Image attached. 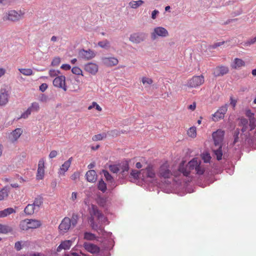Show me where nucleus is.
Masks as SVG:
<instances>
[{
    "mask_svg": "<svg viewBox=\"0 0 256 256\" xmlns=\"http://www.w3.org/2000/svg\"><path fill=\"white\" fill-rule=\"evenodd\" d=\"M22 133V130L20 128H17L13 130L9 136V139L12 142H14L18 140Z\"/></svg>",
    "mask_w": 256,
    "mask_h": 256,
    "instance_id": "obj_18",
    "label": "nucleus"
},
{
    "mask_svg": "<svg viewBox=\"0 0 256 256\" xmlns=\"http://www.w3.org/2000/svg\"><path fill=\"white\" fill-rule=\"evenodd\" d=\"M80 177V174L78 172H75L72 176L71 178L72 180H76Z\"/></svg>",
    "mask_w": 256,
    "mask_h": 256,
    "instance_id": "obj_63",
    "label": "nucleus"
},
{
    "mask_svg": "<svg viewBox=\"0 0 256 256\" xmlns=\"http://www.w3.org/2000/svg\"><path fill=\"white\" fill-rule=\"evenodd\" d=\"M96 52L90 49L85 50L81 49L78 51V58H79L88 60L93 58L96 56Z\"/></svg>",
    "mask_w": 256,
    "mask_h": 256,
    "instance_id": "obj_7",
    "label": "nucleus"
},
{
    "mask_svg": "<svg viewBox=\"0 0 256 256\" xmlns=\"http://www.w3.org/2000/svg\"><path fill=\"white\" fill-rule=\"evenodd\" d=\"M28 108L32 112H38L40 109V104L37 102H32L30 106Z\"/></svg>",
    "mask_w": 256,
    "mask_h": 256,
    "instance_id": "obj_36",
    "label": "nucleus"
},
{
    "mask_svg": "<svg viewBox=\"0 0 256 256\" xmlns=\"http://www.w3.org/2000/svg\"><path fill=\"white\" fill-rule=\"evenodd\" d=\"M28 225V228H36L41 224L40 221L36 220H26Z\"/></svg>",
    "mask_w": 256,
    "mask_h": 256,
    "instance_id": "obj_25",
    "label": "nucleus"
},
{
    "mask_svg": "<svg viewBox=\"0 0 256 256\" xmlns=\"http://www.w3.org/2000/svg\"><path fill=\"white\" fill-rule=\"evenodd\" d=\"M196 127H191L188 130V134L192 138L195 137L196 136Z\"/></svg>",
    "mask_w": 256,
    "mask_h": 256,
    "instance_id": "obj_44",
    "label": "nucleus"
},
{
    "mask_svg": "<svg viewBox=\"0 0 256 256\" xmlns=\"http://www.w3.org/2000/svg\"><path fill=\"white\" fill-rule=\"evenodd\" d=\"M60 62V58L59 57H55L53 58L51 64L52 66H57Z\"/></svg>",
    "mask_w": 256,
    "mask_h": 256,
    "instance_id": "obj_53",
    "label": "nucleus"
},
{
    "mask_svg": "<svg viewBox=\"0 0 256 256\" xmlns=\"http://www.w3.org/2000/svg\"><path fill=\"white\" fill-rule=\"evenodd\" d=\"M90 213L91 216L90 220L92 218L94 219V217L96 218L102 223H104L107 220L106 218L100 212L96 206L92 205Z\"/></svg>",
    "mask_w": 256,
    "mask_h": 256,
    "instance_id": "obj_4",
    "label": "nucleus"
},
{
    "mask_svg": "<svg viewBox=\"0 0 256 256\" xmlns=\"http://www.w3.org/2000/svg\"><path fill=\"white\" fill-rule=\"evenodd\" d=\"M44 160L42 158L38 162V168L44 169Z\"/></svg>",
    "mask_w": 256,
    "mask_h": 256,
    "instance_id": "obj_59",
    "label": "nucleus"
},
{
    "mask_svg": "<svg viewBox=\"0 0 256 256\" xmlns=\"http://www.w3.org/2000/svg\"><path fill=\"white\" fill-rule=\"evenodd\" d=\"M102 174L104 175V176L108 182H113V178L107 170H103L102 172Z\"/></svg>",
    "mask_w": 256,
    "mask_h": 256,
    "instance_id": "obj_37",
    "label": "nucleus"
},
{
    "mask_svg": "<svg viewBox=\"0 0 256 256\" xmlns=\"http://www.w3.org/2000/svg\"><path fill=\"white\" fill-rule=\"evenodd\" d=\"M44 170L38 168L36 178L38 180H42L44 176Z\"/></svg>",
    "mask_w": 256,
    "mask_h": 256,
    "instance_id": "obj_45",
    "label": "nucleus"
},
{
    "mask_svg": "<svg viewBox=\"0 0 256 256\" xmlns=\"http://www.w3.org/2000/svg\"><path fill=\"white\" fill-rule=\"evenodd\" d=\"M147 37V34L143 32H135L130 34L129 40L134 44H140L144 42Z\"/></svg>",
    "mask_w": 256,
    "mask_h": 256,
    "instance_id": "obj_8",
    "label": "nucleus"
},
{
    "mask_svg": "<svg viewBox=\"0 0 256 256\" xmlns=\"http://www.w3.org/2000/svg\"><path fill=\"white\" fill-rule=\"evenodd\" d=\"M73 241L72 240H64L56 248L58 252H60L62 249L64 250H68L72 245Z\"/></svg>",
    "mask_w": 256,
    "mask_h": 256,
    "instance_id": "obj_20",
    "label": "nucleus"
},
{
    "mask_svg": "<svg viewBox=\"0 0 256 256\" xmlns=\"http://www.w3.org/2000/svg\"><path fill=\"white\" fill-rule=\"evenodd\" d=\"M168 36V31L162 26L156 27L150 34L151 39L156 40L158 37L165 38Z\"/></svg>",
    "mask_w": 256,
    "mask_h": 256,
    "instance_id": "obj_3",
    "label": "nucleus"
},
{
    "mask_svg": "<svg viewBox=\"0 0 256 256\" xmlns=\"http://www.w3.org/2000/svg\"><path fill=\"white\" fill-rule=\"evenodd\" d=\"M130 176L134 179H137L138 178H141L142 175H140V172H138L137 170H132L130 172Z\"/></svg>",
    "mask_w": 256,
    "mask_h": 256,
    "instance_id": "obj_48",
    "label": "nucleus"
},
{
    "mask_svg": "<svg viewBox=\"0 0 256 256\" xmlns=\"http://www.w3.org/2000/svg\"><path fill=\"white\" fill-rule=\"evenodd\" d=\"M204 82V77L202 76H194L189 80L188 86L191 88H196Z\"/></svg>",
    "mask_w": 256,
    "mask_h": 256,
    "instance_id": "obj_12",
    "label": "nucleus"
},
{
    "mask_svg": "<svg viewBox=\"0 0 256 256\" xmlns=\"http://www.w3.org/2000/svg\"><path fill=\"white\" fill-rule=\"evenodd\" d=\"M90 223L92 229L96 230L99 234H103V233L105 232L102 226H98V224L94 223V218L90 220Z\"/></svg>",
    "mask_w": 256,
    "mask_h": 256,
    "instance_id": "obj_28",
    "label": "nucleus"
},
{
    "mask_svg": "<svg viewBox=\"0 0 256 256\" xmlns=\"http://www.w3.org/2000/svg\"><path fill=\"white\" fill-rule=\"evenodd\" d=\"M20 228L22 230H27L29 229L28 228V225L26 220H24L22 222L20 223Z\"/></svg>",
    "mask_w": 256,
    "mask_h": 256,
    "instance_id": "obj_56",
    "label": "nucleus"
},
{
    "mask_svg": "<svg viewBox=\"0 0 256 256\" xmlns=\"http://www.w3.org/2000/svg\"><path fill=\"white\" fill-rule=\"evenodd\" d=\"M240 126H248V120L246 118H241L240 119Z\"/></svg>",
    "mask_w": 256,
    "mask_h": 256,
    "instance_id": "obj_57",
    "label": "nucleus"
},
{
    "mask_svg": "<svg viewBox=\"0 0 256 256\" xmlns=\"http://www.w3.org/2000/svg\"><path fill=\"white\" fill-rule=\"evenodd\" d=\"M102 62L104 64L110 66H116L118 62V59L113 57L104 58H102Z\"/></svg>",
    "mask_w": 256,
    "mask_h": 256,
    "instance_id": "obj_22",
    "label": "nucleus"
},
{
    "mask_svg": "<svg viewBox=\"0 0 256 256\" xmlns=\"http://www.w3.org/2000/svg\"><path fill=\"white\" fill-rule=\"evenodd\" d=\"M234 65L232 66V68H240L242 66H244L245 64V62L242 59L236 58L234 60Z\"/></svg>",
    "mask_w": 256,
    "mask_h": 256,
    "instance_id": "obj_33",
    "label": "nucleus"
},
{
    "mask_svg": "<svg viewBox=\"0 0 256 256\" xmlns=\"http://www.w3.org/2000/svg\"><path fill=\"white\" fill-rule=\"evenodd\" d=\"M31 110L29 108L24 112L20 116V118H26L28 117V116L31 114L32 113Z\"/></svg>",
    "mask_w": 256,
    "mask_h": 256,
    "instance_id": "obj_50",
    "label": "nucleus"
},
{
    "mask_svg": "<svg viewBox=\"0 0 256 256\" xmlns=\"http://www.w3.org/2000/svg\"><path fill=\"white\" fill-rule=\"evenodd\" d=\"M34 211L36 212V209L32 204H28L24 210V212L28 215L33 214Z\"/></svg>",
    "mask_w": 256,
    "mask_h": 256,
    "instance_id": "obj_29",
    "label": "nucleus"
},
{
    "mask_svg": "<svg viewBox=\"0 0 256 256\" xmlns=\"http://www.w3.org/2000/svg\"><path fill=\"white\" fill-rule=\"evenodd\" d=\"M19 71L20 73L25 76H31L32 74V70L30 68H20Z\"/></svg>",
    "mask_w": 256,
    "mask_h": 256,
    "instance_id": "obj_39",
    "label": "nucleus"
},
{
    "mask_svg": "<svg viewBox=\"0 0 256 256\" xmlns=\"http://www.w3.org/2000/svg\"><path fill=\"white\" fill-rule=\"evenodd\" d=\"M224 131L219 129L212 133V136L214 139L215 146H222V144L224 140Z\"/></svg>",
    "mask_w": 256,
    "mask_h": 256,
    "instance_id": "obj_9",
    "label": "nucleus"
},
{
    "mask_svg": "<svg viewBox=\"0 0 256 256\" xmlns=\"http://www.w3.org/2000/svg\"><path fill=\"white\" fill-rule=\"evenodd\" d=\"M15 212V210L12 208H8L3 210L0 211V218H4L7 216Z\"/></svg>",
    "mask_w": 256,
    "mask_h": 256,
    "instance_id": "obj_31",
    "label": "nucleus"
},
{
    "mask_svg": "<svg viewBox=\"0 0 256 256\" xmlns=\"http://www.w3.org/2000/svg\"><path fill=\"white\" fill-rule=\"evenodd\" d=\"M38 100L42 103H46L49 100L48 96L44 94H41L38 96Z\"/></svg>",
    "mask_w": 256,
    "mask_h": 256,
    "instance_id": "obj_41",
    "label": "nucleus"
},
{
    "mask_svg": "<svg viewBox=\"0 0 256 256\" xmlns=\"http://www.w3.org/2000/svg\"><path fill=\"white\" fill-rule=\"evenodd\" d=\"M60 73V71L58 70H49V74L51 77H54L56 76H58V75Z\"/></svg>",
    "mask_w": 256,
    "mask_h": 256,
    "instance_id": "obj_52",
    "label": "nucleus"
},
{
    "mask_svg": "<svg viewBox=\"0 0 256 256\" xmlns=\"http://www.w3.org/2000/svg\"><path fill=\"white\" fill-rule=\"evenodd\" d=\"M10 190V186H6L0 190V201L4 200L7 198Z\"/></svg>",
    "mask_w": 256,
    "mask_h": 256,
    "instance_id": "obj_24",
    "label": "nucleus"
},
{
    "mask_svg": "<svg viewBox=\"0 0 256 256\" xmlns=\"http://www.w3.org/2000/svg\"><path fill=\"white\" fill-rule=\"evenodd\" d=\"M249 126L250 128V130H253L256 127V119L254 118H252L249 119Z\"/></svg>",
    "mask_w": 256,
    "mask_h": 256,
    "instance_id": "obj_49",
    "label": "nucleus"
},
{
    "mask_svg": "<svg viewBox=\"0 0 256 256\" xmlns=\"http://www.w3.org/2000/svg\"><path fill=\"white\" fill-rule=\"evenodd\" d=\"M106 134L105 133H102V134H98L96 135H94L92 138V140L93 141H98L102 140L104 138H106Z\"/></svg>",
    "mask_w": 256,
    "mask_h": 256,
    "instance_id": "obj_40",
    "label": "nucleus"
},
{
    "mask_svg": "<svg viewBox=\"0 0 256 256\" xmlns=\"http://www.w3.org/2000/svg\"><path fill=\"white\" fill-rule=\"evenodd\" d=\"M47 88L48 84L46 83H43L40 86L39 89L41 92H44Z\"/></svg>",
    "mask_w": 256,
    "mask_h": 256,
    "instance_id": "obj_60",
    "label": "nucleus"
},
{
    "mask_svg": "<svg viewBox=\"0 0 256 256\" xmlns=\"http://www.w3.org/2000/svg\"><path fill=\"white\" fill-rule=\"evenodd\" d=\"M98 190L103 192H105L106 190V184L104 182V181L102 180H100L98 182Z\"/></svg>",
    "mask_w": 256,
    "mask_h": 256,
    "instance_id": "obj_38",
    "label": "nucleus"
},
{
    "mask_svg": "<svg viewBox=\"0 0 256 256\" xmlns=\"http://www.w3.org/2000/svg\"><path fill=\"white\" fill-rule=\"evenodd\" d=\"M71 227L70 224V218L66 217L62 221L59 226V229L64 232H67Z\"/></svg>",
    "mask_w": 256,
    "mask_h": 256,
    "instance_id": "obj_17",
    "label": "nucleus"
},
{
    "mask_svg": "<svg viewBox=\"0 0 256 256\" xmlns=\"http://www.w3.org/2000/svg\"><path fill=\"white\" fill-rule=\"evenodd\" d=\"M142 84L146 86H150L152 84L153 82V80L152 78H146V77H143L142 78Z\"/></svg>",
    "mask_w": 256,
    "mask_h": 256,
    "instance_id": "obj_43",
    "label": "nucleus"
},
{
    "mask_svg": "<svg viewBox=\"0 0 256 256\" xmlns=\"http://www.w3.org/2000/svg\"><path fill=\"white\" fill-rule=\"evenodd\" d=\"M229 69L225 66H220L216 67L214 71V74L215 76H222L228 73Z\"/></svg>",
    "mask_w": 256,
    "mask_h": 256,
    "instance_id": "obj_16",
    "label": "nucleus"
},
{
    "mask_svg": "<svg viewBox=\"0 0 256 256\" xmlns=\"http://www.w3.org/2000/svg\"><path fill=\"white\" fill-rule=\"evenodd\" d=\"M140 175L141 178L144 181L147 180V179L150 178V180H152L155 178V172L152 167L148 166L145 169H142L140 170Z\"/></svg>",
    "mask_w": 256,
    "mask_h": 256,
    "instance_id": "obj_6",
    "label": "nucleus"
},
{
    "mask_svg": "<svg viewBox=\"0 0 256 256\" xmlns=\"http://www.w3.org/2000/svg\"><path fill=\"white\" fill-rule=\"evenodd\" d=\"M202 160H204V162L208 163L210 162L211 157L210 154L206 153L202 154Z\"/></svg>",
    "mask_w": 256,
    "mask_h": 256,
    "instance_id": "obj_54",
    "label": "nucleus"
},
{
    "mask_svg": "<svg viewBox=\"0 0 256 256\" xmlns=\"http://www.w3.org/2000/svg\"><path fill=\"white\" fill-rule=\"evenodd\" d=\"M98 44L102 48H106L110 46V42L108 40H105L103 41L99 42Z\"/></svg>",
    "mask_w": 256,
    "mask_h": 256,
    "instance_id": "obj_46",
    "label": "nucleus"
},
{
    "mask_svg": "<svg viewBox=\"0 0 256 256\" xmlns=\"http://www.w3.org/2000/svg\"><path fill=\"white\" fill-rule=\"evenodd\" d=\"M256 42V36L252 39H250V40H248L246 42H244L243 45L244 46H248L252 44H254V43H255Z\"/></svg>",
    "mask_w": 256,
    "mask_h": 256,
    "instance_id": "obj_55",
    "label": "nucleus"
},
{
    "mask_svg": "<svg viewBox=\"0 0 256 256\" xmlns=\"http://www.w3.org/2000/svg\"><path fill=\"white\" fill-rule=\"evenodd\" d=\"M12 231V228L8 225L0 224V234H7Z\"/></svg>",
    "mask_w": 256,
    "mask_h": 256,
    "instance_id": "obj_30",
    "label": "nucleus"
},
{
    "mask_svg": "<svg viewBox=\"0 0 256 256\" xmlns=\"http://www.w3.org/2000/svg\"><path fill=\"white\" fill-rule=\"evenodd\" d=\"M87 180L88 182H94L97 179V175L96 172L94 170H90L88 171L86 174Z\"/></svg>",
    "mask_w": 256,
    "mask_h": 256,
    "instance_id": "obj_21",
    "label": "nucleus"
},
{
    "mask_svg": "<svg viewBox=\"0 0 256 256\" xmlns=\"http://www.w3.org/2000/svg\"><path fill=\"white\" fill-rule=\"evenodd\" d=\"M94 108H96V109L98 111L102 110V108H100V106L96 102H93L92 103V104L88 107V110H90Z\"/></svg>",
    "mask_w": 256,
    "mask_h": 256,
    "instance_id": "obj_51",
    "label": "nucleus"
},
{
    "mask_svg": "<svg viewBox=\"0 0 256 256\" xmlns=\"http://www.w3.org/2000/svg\"><path fill=\"white\" fill-rule=\"evenodd\" d=\"M72 72L75 74L82 75V70L78 67L74 66L72 69Z\"/></svg>",
    "mask_w": 256,
    "mask_h": 256,
    "instance_id": "obj_47",
    "label": "nucleus"
},
{
    "mask_svg": "<svg viewBox=\"0 0 256 256\" xmlns=\"http://www.w3.org/2000/svg\"><path fill=\"white\" fill-rule=\"evenodd\" d=\"M53 84L56 87L62 88L64 91L67 90L66 86V77L64 76H56L53 80Z\"/></svg>",
    "mask_w": 256,
    "mask_h": 256,
    "instance_id": "obj_13",
    "label": "nucleus"
},
{
    "mask_svg": "<svg viewBox=\"0 0 256 256\" xmlns=\"http://www.w3.org/2000/svg\"><path fill=\"white\" fill-rule=\"evenodd\" d=\"M224 43V42H216L214 44H213L212 45L210 46V48H212L214 49L218 46H222Z\"/></svg>",
    "mask_w": 256,
    "mask_h": 256,
    "instance_id": "obj_58",
    "label": "nucleus"
},
{
    "mask_svg": "<svg viewBox=\"0 0 256 256\" xmlns=\"http://www.w3.org/2000/svg\"><path fill=\"white\" fill-rule=\"evenodd\" d=\"M58 154V152L56 150H52L50 154H49V158H55Z\"/></svg>",
    "mask_w": 256,
    "mask_h": 256,
    "instance_id": "obj_64",
    "label": "nucleus"
},
{
    "mask_svg": "<svg viewBox=\"0 0 256 256\" xmlns=\"http://www.w3.org/2000/svg\"><path fill=\"white\" fill-rule=\"evenodd\" d=\"M98 66L93 62H88L84 66V69L88 73L94 75L98 71Z\"/></svg>",
    "mask_w": 256,
    "mask_h": 256,
    "instance_id": "obj_15",
    "label": "nucleus"
},
{
    "mask_svg": "<svg viewBox=\"0 0 256 256\" xmlns=\"http://www.w3.org/2000/svg\"><path fill=\"white\" fill-rule=\"evenodd\" d=\"M246 116H248L249 119H250L252 118H254V114L250 110H248L246 111Z\"/></svg>",
    "mask_w": 256,
    "mask_h": 256,
    "instance_id": "obj_61",
    "label": "nucleus"
},
{
    "mask_svg": "<svg viewBox=\"0 0 256 256\" xmlns=\"http://www.w3.org/2000/svg\"><path fill=\"white\" fill-rule=\"evenodd\" d=\"M24 14L25 12L22 10L17 12L12 10L6 14V19L12 22L18 21L24 17Z\"/></svg>",
    "mask_w": 256,
    "mask_h": 256,
    "instance_id": "obj_5",
    "label": "nucleus"
},
{
    "mask_svg": "<svg viewBox=\"0 0 256 256\" xmlns=\"http://www.w3.org/2000/svg\"><path fill=\"white\" fill-rule=\"evenodd\" d=\"M144 3V1L138 0L136 1L132 0L129 2V6L134 9H136L141 6Z\"/></svg>",
    "mask_w": 256,
    "mask_h": 256,
    "instance_id": "obj_32",
    "label": "nucleus"
},
{
    "mask_svg": "<svg viewBox=\"0 0 256 256\" xmlns=\"http://www.w3.org/2000/svg\"><path fill=\"white\" fill-rule=\"evenodd\" d=\"M84 247L87 251L92 254L98 253L100 250L98 247L89 242H84Z\"/></svg>",
    "mask_w": 256,
    "mask_h": 256,
    "instance_id": "obj_19",
    "label": "nucleus"
},
{
    "mask_svg": "<svg viewBox=\"0 0 256 256\" xmlns=\"http://www.w3.org/2000/svg\"><path fill=\"white\" fill-rule=\"evenodd\" d=\"M78 219V216L77 214H73L71 218H70V226L74 227L77 223Z\"/></svg>",
    "mask_w": 256,
    "mask_h": 256,
    "instance_id": "obj_35",
    "label": "nucleus"
},
{
    "mask_svg": "<svg viewBox=\"0 0 256 256\" xmlns=\"http://www.w3.org/2000/svg\"><path fill=\"white\" fill-rule=\"evenodd\" d=\"M43 204V198L40 196H37L34 200V203L32 204L34 206L36 207V212H38L40 210V206L42 204Z\"/></svg>",
    "mask_w": 256,
    "mask_h": 256,
    "instance_id": "obj_27",
    "label": "nucleus"
},
{
    "mask_svg": "<svg viewBox=\"0 0 256 256\" xmlns=\"http://www.w3.org/2000/svg\"><path fill=\"white\" fill-rule=\"evenodd\" d=\"M244 136L245 140H242V144L245 146H246L253 147L254 142V139L251 138L249 134L248 135L246 134Z\"/></svg>",
    "mask_w": 256,
    "mask_h": 256,
    "instance_id": "obj_23",
    "label": "nucleus"
},
{
    "mask_svg": "<svg viewBox=\"0 0 256 256\" xmlns=\"http://www.w3.org/2000/svg\"><path fill=\"white\" fill-rule=\"evenodd\" d=\"M218 148L217 150H214V152L216 156V159L218 160H222V146H217Z\"/></svg>",
    "mask_w": 256,
    "mask_h": 256,
    "instance_id": "obj_34",
    "label": "nucleus"
},
{
    "mask_svg": "<svg viewBox=\"0 0 256 256\" xmlns=\"http://www.w3.org/2000/svg\"><path fill=\"white\" fill-rule=\"evenodd\" d=\"M110 170L114 174L119 172L120 176L125 178L128 174L129 166L128 162L124 161L118 164H110L108 166Z\"/></svg>",
    "mask_w": 256,
    "mask_h": 256,
    "instance_id": "obj_2",
    "label": "nucleus"
},
{
    "mask_svg": "<svg viewBox=\"0 0 256 256\" xmlns=\"http://www.w3.org/2000/svg\"><path fill=\"white\" fill-rule=\"evenodd\" d=\"M14 248L17 250H20L22 249V244L20 242H17L15 243Z\"/></svg>",
    "mask_w": 256,
    "mask_h": 256,
    "instance_id": "obj_62",
    "label": "nucleus"
},
{
    "mask_svg": "<svg viewBox=\"0 0 256 256\" xmlns=\"http://www.w3.org/2000/svg\"><path fill=\"white\" fill-rule=\"evenodd\" d=\"M228 110L227 104L221 106L214 114H212V120L218 122L224 118V114Z\"/></svg>",
    "mask_w": 256,
    "mask_h": 256,
    "instance_id": "obj_11",
    "label": "nucleus"
},
{
    "mask_svg": "<svg viewBox=\"0 0 256 256\" xmlns=\"http://www.w3.org/2000/svg\"><path fill=\"white\" fill-rule=\"evenodd\" d=\"M178 170L179 172L186 176H188L190 173L202 175L205 171V167L204 165L202 164L200 159L194 158L186 164L184 161L180 162Z\"/></svg>",
    "mask_w": 256,
    "mask_h": 256,
    "instance_id": "obj_1",
    "label": "nucleus"
},
{
    "mask_svg": "<svg viewBox=\"0 0 256 256\" xmlns=\"http://www.w3.org/2000/svg\"><path fill=\"white\" fill-rule=\"evenodd\" d=\"M0 92V106H4L8 102L9 93L5 88H1Z\"/></svg>",
    "mask_w": 256,
    "mask_h": 256,
    "instance_id": "obj_14",
    "label": "nucleus"
},
{
    "mask_svg": "<svg viewBox=\"0 0 256 256\" xmlns=\"http://www.w3.org/2000/svg\"><path fill=\"white\" fill-rule=\"evenodd\" d=\"M84 238L86 240H94L96 238V236L92 233L86 232L84 234Z\"/></svg>",
    "mask_w": 256,
    "mask_h": 256,
    "instance_id": "obj_42",
    "label": "nucleus"
},
{
    "mask_svg": "<svg viewBox=\"0 0 256 256\" xmlns=\"http://www.w3.org/2000/svg\"><path fill=\"white\" fill-rule=\"evenodd\" d=\"M72 158H70L68 160L66 161L60 168V174H64L70 168L72 162Z\"/></svg>",
    "mask_w": 256,
    "mask_h": 256,
    "instance_id": "obj_26",
    "label": "nucleus"
},
{
    "mask_svg": "<svg viewBox=\"0 0 256 256\" xmlns=\"http://www.w3.org/2000/svg\"><path fill=\"white\" fill-rule=\"evenodd\" d=\"M158 175L160 177L164 178H169L172 175L168 163H164L160 166L159 169Z\"/></svg>",
    "mask_w": 256,
    "mask_h": 256,
    "instance_id": "obj_10",
    "label": "nucleus"
}]
</instances>
